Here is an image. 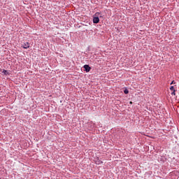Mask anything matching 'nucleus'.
I'll list each match as a JSON object with an SVG mask.
<instances>
[{
  "label": "nucleus",
  "mask_w": 179,
  "mask_h": 179,
  "mask_svg": "<svg viewBox=\"0 0 179 179\" xmlns=\"http://www.w3.org/2000/svg\"><path fill=\"white\" fill-rule=\"evenodd\" d=\"M170 90H171L172 92H174V87L173 86H171L170 87Z\"/></svg>",
  "instance_id": "obj_6"
},
{
  "label": "nucleus",
  "mask_w": 179,
  "mask_h": 179,
  "mask_svg": "<svg viewBox=\"0 0 179 179\" xmlns=\"http://www.w3.org/2000/svg\"><path fill=\"white\" fill-rule=\"evenodd\" d=\"M124 94H128L129 93V91L128 90V89H125L124 90Z\"/></svg>",
  "instance_id": "obj_4"
},
{
  "label": "nucleus",
  "mask_w": 179,
  "mask_h": 179,
  "mask_svg": "<svg viewBox=\"0 0 179 179\" xmlns=\"http://www.w3.org/2000/svg\"><path fill=\"white\" fill-rule=\"evenodd\" d=\"M172 96H176V90H173V92L171 93Z\"/></svg>",
  "instance_id": "obj_7"
},
{
  "label": "nucleus",
  "mask_w": 179,
  "mask_h": 179,
  "mask_svg": "<svg viewBox=\"0 0 179 179\" xmlns=\"http://www.w3.org/2000/svg\"><path fill=\"white\" fill-rule=\"evenodd\" d=\"M83 68L85 71V72H90V69H92V68L90 67V66L85 64L83 66Z\"/></svg>",
  "instance_id": "obj_1"
},
{
  "label": "nucleus",
  "mask_w": 179,
  "mask_h": 179,
  "mask_svg": "<svg viewBox=\"0 0 179 179\" xmlns=\"http://www.w3.org/2000/svg\"><path fill=\"white\" fill-rule=\"evenodd\" d=\"M129 104H132V101H130V102H129Z\"/></svg>",
  "instance_id": "obj_9"
},
{
  "label": "nucleus",
  "mask_w": 179,
  "mask_h": 179,
  "mask_svg": "<svg viewBox=\"0 0 179 179\" xmlns=\"http://www.w3.org/2000/svg\"><path fill=\"white\" fill-rule=\"evenodd\" d=\"M23 48L27 49L29 48V47H30V43H29L28 42L25 43L24 44V45H22Z\"/></svg>",
  "instance_id": "obj_3"
},
{
  "label": "nucleus",
  "mask_w": 179,
  "mask_h": 179,
  "mask_svg": "<svg viewBox=\"0 0 179 179\" xmlns=\"http://www.w3.org/2000/svg\"><path fill=\"white\" fill-rule=\"evenodd\" d=\"M3 73H4V75H8V71L3 69L2 71Z\"/></svg>",
  "instance_id": "obj_5"
},
{
  "label": "nucleus",
  "mask_w": 179,
  "mask_h": 179,
  "mask_svg": "<svg viewBox=\"0 0 179 179\" xmlns=\"http://www.w3.org/2000/svg\"><path fill=\"white\" fill-rule=\"evenodd\" d=\"M99 22H100V19L99 18V17H94L93 18V23L97 24L99 23Z\"/></svg>",
  "instance_id": "obj_2"
},
{
  "label": "nucleus",
  "mask_w": 179,
  "mask_h": 179,
  "mask_svg": "<svg viewBox=\"0 0 179 179\" xmlns=\"http://www.w3.org/2000/svg\"><path fill=\"white\" fill-rule=\"evenodd\" d=\"M174 83H175L174 80H173V81H172V82L171 83V85H174Z\"/></svg>",
  "instance_id": "obj_8"
}]
</instances>
